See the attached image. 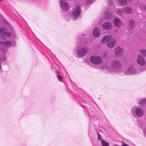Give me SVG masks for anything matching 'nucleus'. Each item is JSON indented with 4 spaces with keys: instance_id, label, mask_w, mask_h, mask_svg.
<instances>
[{
    "instance_id": "obj_19",
    "label": "nucleus",
    "mask_w": 146,
    "mask_h": 146,
    "mask_svg": "<svg viewBox=\"0 0 146 146\" xmlns=\"http://www.w3.org/2000/svg\"><path fill=\"white\" fill-rule=\"evenodd\" d=\"M140 52L141 54L144 56H146V50L144 49H142L140 50Z\"/></svg>"
},
{
    "instance_id": "obj_17",
    "label": "nucleus",
    "mask_w": 146,
    "mask_h": 146,
    "mask_svg": "<svg viewBox=\"0 0 146 146\" xmlns=\"http://www.w3.org/2000/svg\"><path fill=\"white\" fill-rule=\"evenodd\" d=\"M129 25L130 27L131 28L134 27L135 26V24L133 21L131 20L129 21Z\"/></svg>"
},
{
    "instance_id": "obj_14",
    "label": "nucleus",
    "mask_w": 146,
    "mask_h": 146,
    "mask_svg": "<svg viewBox=\"0 0 146 146\" xmlns=\"http://www.w3.org/2000/svg\"><path fill=\"white\" fill-rule=\"evenodd\" d=\"M113 23L114 25L116 27H120L121 26V22L118 18H115L113 20Z\"/></svg>"
},
{
    "instance_id": "obj_20",
    "label": "nucleus",
    "mask_w": 146,
    "mask_h": 146,
    "mask_svg": "<svg viewBox=\"0 0 146 146\" xmlns=\"http://www.w3.org/2000/svg\"><path fill=\"white\" fill-rule=\"evenodd\" d=\"M119 3L122 5H125L126 4V0H118Z\"/></svg>"
},
{
    "instance_id": "obj_16",
    "label": "nucleus",
    "mask_w": 146,
    "mask_h": 146,
    "mask_svg": "<svg viewBox=\"0 0 146 146\" xmlns=\"http://www.w3.org/2000/svg\"><path fill=\"white\" fill-rule=\"evenodd\" d=\"M128 71L129 73H132L134 72L135 71V68L133 66H129L128 69Z\"/></svg>"
},
{
    "instance_id": "obj_12",
    "label": "nucleus",
    "mask_w": 146,
    "mask_h": 146,
    "mask_svg": "<svg viewBox=\"0 0 146 146\" xmlns=\"http://www.w3.org/2000/svg\"><path fill=\"white\" fill-rule=\"evenodd\" d=\"M100 31L97 28H95L93 31V34L95 37L98 36L100 34Z\"/></svg>"
},
{
    "instance_id": "obj_18",
    "label": "nucleus",
    "mask_w": 146,
    "mask_h": 146,
    "mask_svg": "<svg viewBox=\"0 0 146 146\" xmlns=\"http://www.w3.org/2000/svg\"><path fill=\"white\" fill-rule=\"evenodd\" d=\"M102 143L103 146H109V143L103 140H102Z\"/></svg>"
},
{
    "instance_id": "obj_7",
    "label": "nucleus",
    "mask_w": 146,
    "mask_h": 146,
    "mask_svg": "<svg viewBox=\"0 0 146 146\" xmlns=\"http://www.w3.org/2000/svg\"><path fill=\"white\" fill-rule=\"evenodd\" d=\"M116 42V40L114 38L110 39L108 43L107 44L108 46L110 48H113Z\"/></svg>"
},
{
    "instance_id": "obj_3",
    "label": "nucleus",
    "mask_w": 146,
    "mask_h": 146,
    "mask_svg": "<svg viewBox=\"0 0 146 146\" xmlns=\"http://www.w3.org/2000/svg\"><path fill=\"white\" fill-rule=\"evenodd\" d=\"M133 10L130 8L127 7L123 8L122 10L120 9L118 11V13L121 15L122 13H131L132 12Z\"/></svg>"
},
{
    "instance_id": "obj_28",
    "label": "nucleus",
    "mask_w": 146,
    "mask_h": 146,
    "mask_svg": "<svg viewBox=\"0 0 146 146\" xmlns=\"http://www.w3.org/2000/svg\"><path fill=\"white\" fill-rule=\"evenodd\" d=\"M104 57H105L106 56V55H105V54H104Z\"/></svg>"
},
{
    "instance_id": "obj_5",
    "label": "nucleus",
    "mask_w": 146,
    "mask_h": 146,
    "mask_svg": "<svg viewBox=\"0 0 146 146\" xmlns=\"http://www.w3.org/2000/svg\"><path fill=\"white\" fill-rule=\"evenodd\" d=\"M81 9L79 6L77 7L73 11L72 15L74 17H76L80 14Z\"/></svg>"
},
{
    "instance_id": "obj_11",
    "label": "nucleus",
    "mask_w": 146,
    "mask_h": 146,
    "mask_svg": "<svg viewBox=\"0 0 146 146\" xmlns=\"http://www.w3.org/2000/svg\"><path fill=\"white\" fill-rule=\"evenodd\" d=\"M59 2L60 7L63 9L67 8L68 6V3L65 1L60 0Z\"/></svg>"
},
{
    "instance_id": "obj_29",
    "label": "nucleus",
    "mask_w": 146,
    "mask_h": 146,
    "mask_svg": "<svg viewBox=\"0 0 146 146\" xmlns=\"http://www.w3.org/2000/svg\"><path fill=\"white\" fill-rule=\"evenodd\" d=\"M2 0H0V1H2Z\"/></svg>"
},
{
    "instance_id": "obj_9",
    "label": "nucleus",
    "mask_w": 146,
    "mask_h": 146,
    "mask_svg": "<svg viewBox=\"0 0 146 146\" xmlns=\"http://www.w3.org/2000/svg\"><path fill=\"white\" fill-rule=\"evenodd\" d=\"M102 28L104 29H110L112 27L111 24L109 22L104 23L102 26Z\"/></svg>"
},
{
    "instance_id": "obj_10",
    "label": "nucleus",
    "mask_w": 146,
    "mask_h": 146,
    "mask_svg": "<svg viewBox=\"0 0 146 146\" xmlns=\"http://www.w3.org/2000/svg\"><path fill=\"white\" fill-rule=\"evenodd\" d=\"M115 52L117 56H119L122 54L123 50L121 48L118 47L116 48Z\"/></svg>"
},
{
    "instance_id": "obj_2",
    "label": "nucleus",
    "mask_w": 146,
    "mask_h": 146,
    "mask_svg": "<svg viewBox=\"0 0 146 146\" xmlns=\"http://www.w3.org/2000/svg\"><path fill=\"white\" fill-rule=\"evenodd\" d=\"M111 67L113 69H119L121 68V64L118 60H113L111 62Z\"/></svg>"
},
{
    "instance_id": "obj_27",
    "label": "nucleus",
    "mask_w": 146,
    "mask_h": 146,
    "mask_svg": "<svg viewBox=\"0 0 146 146\" xmlns=\"http://www.w3.org/2000/svg\"><path fill=\"white\" fill-rule=\"evenodd\" d=\"M144 8L146 10V7H144Z\"/></svg>"
},
{
    "instance_id": "obj_23",
    "label": "nucleus",
    "mask_w": 146,
    "mask_h": 146,
    "mask_svg": "<svg viewBox=\"0 0 146 146\" xmlns=\"http://www.w3.org/2000/svg\"><path fill=\"white\" fill-rule=\"evenodd\" d=\"M58 78V79L60 81H61L62 79V78L60 74H58L57 75Z\"/></svg>"
},
{
    "instance_id": "obj_24",
    "label": "nucleus",
    "mask_w": 146,
    "mask_h": 146,
    "mask_svg": "<svg viewBox=\"0 0 146 146\" xmlns=\"http://www.w3.org/2000/svg\"><path fill=\"white\" fill-rule=\"evenodd\" d=\"M5 33V35L7 36H11V34L9 32H7L6 33Z\"/></svg>"
},
{
    "instance_id": "obj_4",
    "label": "nucleus",
    "mask_w": 146,
    "mask_h": 146,
    "mask_svg": "<svg viewBox=\"0 0 146 146\" xmlns=\"http://www.w3.org/2000/svg\"><path fill=\"white\" fill-rule=\"evenodd\" d=\"M137 61L138 63L140 65L143 66L145 64V62L144 59L140 55H138Z\"/></svg>"
},
{
    "instance_id": "obj_26",
    "label": "nucleus",
    "mask_w": 146,
    "mask_h": 146,
    "mask_svg": "<svg viewBox=\"0 0 146 146\" xmlns=\"http://www.w3.org/2000/svg\"><path fill=\"white\" fill-rule=\"evenodd\" d=\"M56 72L57 73H58V74H59V72L58 71H56Z\"/></svg>"
},
{
    "instance_id": "obj_13",
    "label": "nucleus",
    "mask_w": 146,
    "mask_h": 146,
    "mask_svg": "<svg viewBox=\"0 0 146 146\" xmlns=\"http://www.w3.org/2000/svg\"><path fill=\"white\" fill-rule=\"evenodd\" d=\"M135 112L136 114L139 116H141L143 114V110L139 108H137L135 109Z\"/></svg>"
},
{
    "instance_id": "obj_15",
    "label": "nucleus",
    "mask_w": 146,
    "mask_h": 146,
    "mask_svg": "<svg viewBox=\"0 0 146 146\" xmlns=\"http://www.w3.org/2000/svg\"><path fill=\"white\" fill-rule=\"evenodd\" d=\"M0 43L1 45H3L4 46H7L10 45L11 44V42L9 41H7L4 42H0Z\"/></svg>"
},
{
    "instance_id": "obj_1",
    "label": "nucleus",
    "mask_w": 146,
    "mask_h": 146,
    "mask_svg": "<svg viewBox=\"0 0 146 146\" xmlns=\"http://www.w3.org/2000/svg\"><path fill=\"white\" fill-rule=\"evenodd\" d=\"M90 60L92 63L95 64H100L102 62L101 58L98 56H92L91 57Z\"/></svg>"
},
{
    "instance_id": "obj_21",
    "label": "nucleus",
    "mask_w": 146,
    "mask_h": 146,
    "mask_svg": "<svg viewBox=\"0 0 146 146\" xmlns=\"http://www.w3.org/2000/svg\"><path fill=\"white\" fill-rule=\"evenodd\" d=\"M146 102V100H143L141 101L140 102L141 105H142L143 104H145Z\"/></svg>"
},
{
    "instance_id": "obj_22",
    "label": "nucleus",
    "mask_w": 146,
    "mask_h": 146,
    "mask_svg": "<svg viewBox=\"0 0 146 146\" xmlns=\"http://www.w3.org/2000/svg\"><path fill=\"white\" fill-rule=\"evenodd\" d=\"M5 31V30L4 28H0V33H4Z\"/></svg>"
},
{
    "instance_id": "obj_6",
    "label": "nucleus",
    "mask_w": 146,
    "mask_h": 146,
    "mask_svg": "<svg viewBox=\"0 0 146 146\" xmlns=\"http://www.w3.org/2000/svg\"><path fill=\"white\" fill-rule=\"evenodd\" d=\"M78 55L80 57L84 56L86 54V51L85 48H81L77 51Z\"/></svg>"
},
{
    "instance_id": "obj_25",
    "label": "nucleus",
    "mask_w": 146,
    "mask_h": 146,
    "mask_svg": "<svg viewBox=\"0 0 146 146\" xmlns=\"http://www.w3.org/2000/svg\"><path fill=\"white\" fill-rule=\"evenodd\" d=\"M121 142L123 144V145L121 146H129L128 145L125 143L123 141H121Z\"/></svg>"
},
{
    "instance_id": "obj_8",
    "label": "nucleus",
    "mask_w": 146,
    "mask_h": 146,
    "mask_svg": "<svg viewBox=\"0 0 146 146\" xmlns=\"http://www.w3.org/2000/svg\"><path fill=\"white\" fill-rule=\"evenodd\" d=\"M111 38V36L110 35H108L105 36L101 39L100 42L101 43L104 44L106 42L109 41L110 39Z\"/></svg>"
}]
</instances>
